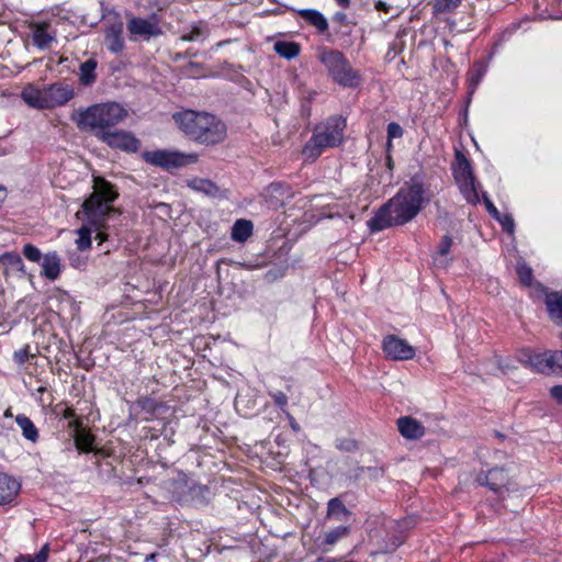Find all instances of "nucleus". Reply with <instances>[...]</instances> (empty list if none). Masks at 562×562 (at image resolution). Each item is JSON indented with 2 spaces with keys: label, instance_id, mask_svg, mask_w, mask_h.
Masks as SVG:
<instances>
[{
  "label": "nucleus",
  "instance_id": "38",
  "mask_svg": "<svg viewBox=\"0 0 562 562\" xmlns=\"http://www.w3.org/2000/svg\"><path fill=\"white\" fill-rule=\"evenodd\" d=\"M0 261L3 265L11 266L18 270H21L23 267L22 258L16 252H5L0 257Z\"/></svg>",
  "mask_w": 562,
  "mask_h": 562
},
{
  "label": "nucleus",
  "instance_id": "22",
  "mask_svg": "<svg viewBox=\"0 0 562 562\" xmlns=\"http://www.w3.org/2000/svg\"><path fill=\"white\" fill-rule=\"evenodd\" d=\"M546 304L551 319L557 324H562V295L559 293L548 294Z\"/></svg>",
  "mask_w": 562,
  "mask_h": 562
},
{
  "label": "nucleus",
  "instance_id": "14",
  "mask_svg": "<svg viewBox=\"0 0 562 562\" xmlns=\"http://www.w3.org/2000/svg\"><path fill=\"white\" fill-rule=\"evenodd\" d=\"M46 88L48 92L50 109L65 105L75 95L72 86L68 83L56 82L46 86Z\"/></svg>",
  "mask_w": 562,
  "mask_h": 562
},
{
  "label": "nucleus",
  "instance_id": "51",
  "mask_svg": "<svg viewBox=\"0 0 562 562\" xmlns=\"http://www.w3.org/2000/svg\"><path fill=\"white\" fill-rule=\"evenodd\" d=\"M7 196V191L3 187H0V204L4 201Z\"/></svg>",
  "mask_w": 562,
  "mask_h": 562
},
{
  "label": "nucleus",
  "instance_id": "52",
  "mask_svg": "<svg viewBox=\"0 0 562 562\" xmlns=\"http://www.w3.org/2000/svg\"><path fill=\"white\" fill-rule=\"evenodd\" d=\"M338 4L344 7V8H348L349 4H350V0H337Z\"/></svg>",
  "mask_w": 562,
  "mask_h": 562
},
{
  "label": "nucleus",
  "instance_id": "57",
  "mask_svg": "<svg viewBox=\"0 0 562 562\" xmlns=\"http://www.w3.org/2000/svg\"><path fill=\"white\" fill-rule=\"evenodd\" d=\"M561 337H562V335H561Z\"/></svg>",
  "mask_w": 562,
  "mask_h": 562
},
{
  "label": "nucleus",
  "instance_id": "5",
  "mask_svg": "<svg viewBox=\"0 0 562 562\" xmlns=\"http://www.w3.org/2000/svg\"><path fill=\"white\" fill-rule=\"evenodd\" d=\"M346 120L341 116H331L324 124L316 126L313 136L306 143L303 154L308 159H316L325 148L341 144Z\"/></svg>",
  "mask_w": 562,
  "mask_h": 562
},
{
  "label": "nucleus",
  "instance_id": "39",
  "mask_svg": "<svg viewBox=\"0 0 562 562\" xmlns=\"http://www.w3.org/2000/svg\"><path fill=\"white\" fill-rule=\"evenodd\" d=\"M403 136V128L396 122H391L387 125V149L392 146L393 138H401Z\"/></svg>",
  "mask_w": 562,
  "mask_h": 562
},
{
  "label": "nucleus",
  "instance_id": "42",
  "mask_svg": "<svg viewBox=\"0 0 562 562\" xmlns=\"http://www.w3.org/2000/svg\"><path fill=\"white\" fill-rule=\"evenodd\" d=\"M269 395L273 398L276 405L281 409L288 405V396L281 391L269 392Z\"/></svg>",
  "mask_w": 562,
  "mask_h": 562
},
{
  "label": "nucleus",
  "instance_id": "23",
  "mask_svg": "<svg viewBox=\"0 0 562 562\" xmlns=\"http://www.w3.org/2000/svg\"><path fill=\"white\" fill-rule=\"evenodd\" d=\"M15 422L22 430V435L26 440L36 442L38 440V429L34 423L24 414H19L15 417Z\"/></svg>",
  "mask_w": 562,
  "mask_h": 562
},
{
  "label": "nucleus",
  "instance_id": "48",
  "mask_svg": "<svg viewBox=\"0 0 562 562\" xmlns=\"http://www.w3.org/2000/svg\"><path fill=\"white\" fill-rule=\"evenodd\" d=\"M374 7L378 11H382V12H387L390 10V5L382 0H378L375 2Z\"/></svg>",
  "mask_w": 562,
  "mask_h": 562
},
{
  "label": "nucleus",
  "instance_id": "19",
  "mask_svg": "<svg viewBox=\"0 0 562 562\" xmlns=\"http://www.w3.org/2000/svg\"><path fill=\"white\" fill-rule=\"evenodd\" d=\"M299 15L308 24L313 25L319 33H325L328 30V22L326 18L317 10L302 9Z\"/></svg>",
  "mask_w": 562,
  "mask_h": 562
},
{
  "label": "nucleus",
  "instance_id": "7",
  "mask_svg": "<svg viewBox=\"0 0 562 562\" xmlns=\"http://www.w3.org/2000/svg\"><path fill=\"white\" fill-rule=\"evenodd\" d=\"M145 161L165 169L179 168L198 161L196 154H182L168 150H151L143 154Z\"/></svg>",
  "mask_w": 562,
  "mask_h": 562
},
{
  "label": "nucleus",
  "instance_id": "50",
  "mask_svg": "<svg viewBox=\"0 0 562 562\" xmlns=\"http://www.w3.org/2000/svg\"><path fill=\"white\" fill-rule=\"evenodd\" d=\"M386 167L389 169V172H390V178L392 177V171H393V168H394V161L392 159V156L390 153H387L386 155Z\"/></svg>",
  "mask_w": 562,
  "mask_h": 562
},
{
  "label": "nucleus",
  "instance_id": "8",
  "mask_svg": "<svg viewBox=\"0 0 562 562\" xmlns=\"http://www.w3.org/2000/svg\"><path fill=\"white\" fill-rule=\"evenodd\" d=\"M126 29L134 40L143 38L148 41L162 34L160 20L156 13L148 18H131L126 23Z\"/></svg>",
  "mask_w": 562,
  "mask_h": 562
},
{
  "label": "nucleus",
  "instance_id": "29",
  "mask_svg": "<svg viewBox=\"0 0 562 562\" xmlns=\"http://www.w3.org/2000/svg\"><path fill=\"white\" fill-rule=\"evenodd\" d=\"M456 181L474 178L469 160L460 153L457 154V167L454 169Z\"/></svg>",
  "mask_w": 562,
  "mask_h": 562
},
{
  "label": "nucleus",
  "instance_id": "24",
  "mask_svg": "<svg viewBox=\"0 0 562 562\" xmlns=\"http://www.w3.org/2000/svg\"><path fill=\"white\" fill-rule=\"evenodd\" d=\"M273 49L279 56L285 59H292L299 56L301 46L296 42L277 41L273 45Z\"/></svg>",
  "mask_w": 562,
  "mask_h": 562
},
{
  "label": "nucleus",
  "instance_id": "25",
  "mask_svg": "<svg viewBox=\"0 0 562 562\" xmlns=\"http://www.w3.org/2000/svg\"><path fill=\"white\" fill-rule=\"evenodd\" d=\"M97 60L93 58H90L82 63L79 68V81L83 86H90L92 85L95 79V68H97Z\"/></svg>",
  "mask_w": 562,
  "mask_h": 562
},
{
  "label": "nucleus",
  "instance_id": "32",
  "mask_svg": "<svg viewBox=\"0 0 562 562\" xmlns=\"http://www.w3.org/2000/svg\"><path fill=\"white\" fill-rule=\"evenodd\" d=\"M49 544L45 543L36 554H20L16 557L15 562H47Z\"/></svg>",
  "mask_w": 562,
  "mask_h": 562
},
{
  "label": "nucleus",
  "instance_id": "28",
  "mask_svg": "<svg viewBox=\"0 0 562 562\" xmlns=\"http://www.w3.org/2000/svg\"><path fill=\"white\" fill-rule=\"evenodd\" d=\"M350 533V528L347 526H339L330 529L324 533L323 544L325 547H331L339 540L346 538ZM327 548H325L326 550Z\"/></svg>",
  "mask_w": 562,
  "mask_h": 562
},
{
  "label": "nucleus",
  "instance_id": "55",
  "mask_svg": "<svg viewBox=\"0 0 562 562\" xmlns=\"http://www.w3.org/2000/svg\"><path fill=\"white\" fill-rule=\"evenodd\" d=\"M292 427H293V429L297 428L296 424H294V423H292Z\"/></svg>",
  "mask_w": 562,
  "mask_h": 562
},
{
  "label": "nucleus",
  "instance_id": "18",
  "mask_svg": "<svg viewBox=\"0 0 562 562\" xmlns=\"http://www.w3.org/2000/svg\"><path fill=\"white\" fill-rule=\"evenodd\" d=\"M43 276L54 281L60 274V258L56 251L47 252L42 262Z\"/></svg>",
  "mask_w": 562,
  "mask_h": 562
},
{
  "label": "nucleus",
  "instance_id": "17",
  "mask_svg": "<svg viewBox=\"0 0 562 562\" xmlns=\"http://www.w3.org/2000/svg\"><path fill=\"white\" fill-rule=\"evenodd\" d=\"M21 485L13 477L0 472V506L12 503L19 495Z\"/></svg>",
  "mask_w": 562,
  "mask_h": 562
},
{
  "label": "nucleus",
  "instance_id": "36",
  "mask_svg": "<svg viewBox=\"0 0 562 562\" xmlns=\"http://www.w3.org/2000/svg\"><path fill=\"white\" fill-rule=\"evenodd\" d=\"M93 440V437L85 431H78L75 436L76 447L85 451H89L91 449Z\"/></svg>",
  "mask_w": 562,
  "mask_h": 562
},
{
  "label": "nucleus",
  "instance_id": "2",
  "mask_svg": "<svg viewBox=\"0 0 562 562\" xmlns=\"http://www.w3.org/2000/svg\"><path fill=\"white\" fill-rule=\"evenodd\" d=\"M117 198V192L113 186L104 179L94 180V190L92 194L83 202L82 212L87 217L91 232L95 231V239L102 244L108 239L105 220L115 210L112 203Z\"/></svg>",
  "mask_w": 562,
  "mask_h": 562
},
{
  "label": "nucleus",
  "instance_id": "37",
  "mask_svg": "<svg viewBox=\"0 0 562 562\" xmlns=\"http://www.w3.org/2000/svg\"><path fill=\"white\" fill-rule=\"evenodd\" d=\"M206 34L207 31L202 25H194L188 33L181 35V40L184 42H194L199 38H204Z\"/></svg>",
  "mask_w": 562,
  "mask_h": 562
},
{
  "label": "nucleus",
  "instance_id": "6",
  "mask_svg": "<svg viewBox=\"0 0 562 562\" xmlns=\"http://www.w3.org/2000/svg\"><path fill=\"white\" fill-rule=\"evenodd\" d=\"M318 59L325 66L331 80L344 87H357L360 83L358 72L351 67L345 55L336 49L323 48Z\"/></svg>",
  "mask_w": 562,
  "mask_h": 562
},
{
  "label": "nucleus",
  "instance_id": "9",
  "mask_svg": "<svg viewBox=\"0 0 562 562\" xmlns=\"http://www.w3.org/2000/svg\"><path fill=\"white\" fill-rule=\"evenodd\" d=\"M382 349L391 360L405 361L415 357V348L407 340L395 335H386L383 338Z\"/></svg>",
  "mask_w": 562,
  "mask_h": 562
},
{
  "label": "nucleus",
  "instance_id": "44",
  "mask_svg": "<svg viewBox=\"0 0 562 562\" xmlns=\"http://www.w3.org/2000/svg\"><path fill=\"white\" fill-rule=\"evenodd\" d=\"M551 396L560 404H562V385H555L550 390Z\"/></svg>",
  "mask_w": 562,
  "mask_h": 562
},
{
  "label": "nucleus",
  "instance_id": "53",
  "mask_svg": "<svg viewBox=\"0 0 562 562\" xmlns=\"http://www.w3.org/2000/svg\"><path fill=\"white\" fill-rule=\"evenodd\" d=\"M3 416H4L5 418H11V417L13 416L11 408H7V409L4 411Z\"/></svg>",
  "mask_w": 562,
  "mask_h": 562
},
{
  "label": "nucleus",
  "instance_id": "26",
  "mask_svg": "<svg viewBox=\"0 0 562 562\" xmlns=\"http://www.w3.org/2000/svg\"><path fill=\"white\" fill-rule=\"evenodd\" d=\"M252 234V223L247 220H237L232 228V238L235 241L244 243Z\"/></svg>",
  "mask_w": 562,
  "mask_h": 562
},
{
  "label": "nucleus",
  "instance_id": "35",
  "mask_svg": "<svg viewBox=\"0 0 562 562\" xmlns=\"http://www.w3.org/2000/svg\"><path fill=\"white\" fill-rule=\"evenodd\" d=\"M516 270L521 284L530 286L532 283V269L525 262H519Z\"/></svg>",
  "mask_w": 562,
  "mask_h": 562
},
{
  "label": "nucleus",
  "instance_id": "33",
  "mask_svg": "<svg viewBox=\"0 0 562 562\" xmlns=\"http://www.w3.org/2000/svg\"><path fill=\"white\" fill-rule=\"evenodd\" d=\"M78 238L76 240L79 250H87L91 246V228L83 225L78 229Z\"/></svg>",
  "mask_w": 562,
  "mask_h": 562
},
{
  "label": "nucleus",
  "instance_id": "34",
  "mask_svg": "<svg viewBox=\"0 0 562 562\" xmlns=\"http://www.w3.org/2000/svg\"><path fill=\"white\" fill-rule=\"evenodd\" d=\"M462 0H436L434 10L436 13H446L454 11Z\"/></svg>",
  "mask_w": 562,
  "mask_h": 562
},
{
  "label": "nucleus",
  "instance_id": "40",
  "mask_svg": "<svg viewBox=\"0 0 562 562\" xmlns=\"http://www.w3.org/2000/svg\"><path fill=\"white\" fill-rule=\"evenodd\" d=\"M23 255L25 256L26 259H29L30 261H33V262H37L42 258L41 250L31 244H26L23 247Z\"/></svg>",
  "mask_w": 562,
  "mask_h": 562
},
{
  "label": "nucleus",
  "instance_id": "54",
  "mask_svg": "<svg viewBox=\"0 0 562 562\" xmlns=\"http://www.w3.org/2000/svg\"><path fill=\"white\" fill-rule=\"evenodd\" d=\"M558 372H562V359L558 362Z\"/></svg>",
  "mask_w": 562,
  "mask_h": 562
},
{
  "label": "nucleus",
  "instance_id": "31",
  "mask_svg": "<svg viewBox=\"0 0 562 562\" xmlns=\"http://www.w3.org/2000/svg\"><path fill=\"white\" fill-rule=\"evenodd\" d=\"M451 246H452V239L447 235L443 236L438 246L437 256L434 258L435 263L437 266L446 267L448 265V260L446 259V256L449 254Z\"/></svg>",
  "mask_w": 562,
  "mask_h": 562
},
{
  "label": "nucleus",
  "instance_id": "13",
  "mask_svg": "<svg viewBox=\"0 0 562 562\" xmlns=\"http://www.w3.org/2000/svg\"><path fill=\"white\" fill-rule=\"evenodd\" d=\"M22 100L31 108L37 110L50 109L46 86L40 88L35 85H27L21 91Z\"/></svg>",
  "mask_w": 562,
  "mask_h": 562
},
{
  "label": "nucleus",
  "instance_id": "41",
  "mask_svg": "<svg viewBox=\"0 0 562 562\" xmlns=\"http://www.w3.org/2000/svg\"><path fill=\"white\" fill-rule=\"evenodd\" d=\"M495 218L501 223V225L503 226V228L506 232H508L510 234L514 232L515 222H514V218L509 214H501L499 213V215H497Z\"/></svg>",
  "mask_w": 562,
  "mask_h": 562
},
{
  "label": "nucleus",
  "instance_id": "56",
  "mask_svg": "<svg viewBox=\"0 0 562 562\" xmlns=\"http://www.w3.org/2000/svg\"><path fill=\"white\" fill-rule=\"evenodd\" d=\"M44 387H38V392H44Z\"/></svg>",
  "mask_w": 562,
  "mask_h": 562
},
{
  "label": "nucleus",
  "instance_id": "15",
  "mask_svg": "<svg viewBox=\"0 0 562 562\" xmlns=\"http://www.w3.org/2000/svg\"><path fill=\"white\" fill-rule=\"evenodd\" d=\"M32 41L38 49H46L56 41V32L49 31L48 23H34L31 25Z\"/></svg>",
  "mask_w": 562,
  "mask_h": 562
},
{
  "label": "nucleus",
  "instance_id": "12",
  "mask_svg": "<svg viewBox=\"0 0 562 562\" xmlns=\"http://www.w3.org/2000/svg\"><path fill=\"white\" fill-rule=\"evenodd\" d=\"M476 481L480 485L487 486L494 493L503 494L509 490V476L504 469L494 468L488 470L486 473L477 475Z\"/></svg>",
  "mask_w": 562,
  "mask_h": 562
},
{
  "label": "nucleus",
  "instance_id": "46",
  "mask_svg": "<svg viewBox=\"0 0 562 562\" xmlns=\"http://www.w3.org/2000/svg\"><path fill=\"white\" fill-rule=\"evenodd\" d=\"M485 204H486V209L488 211V213L495 218L497 215H499V212L498 210L494 206V204L485 199Z\"/></svg>",
  "mask_w": 562,
  "mask_h": 562
},
{
  "label": "nucleus",
  "instance_id": "30",
  "mask_svg": "<svg viewBox=\"0 0 562 562\" xmlns=\"http://www.w3.org/2000/svg\"><path fill=\"white\" fill-rule=\"evenodd\" d=\"M457 182L459 184V188H460L462 194L464 195L465 200L469 203L475 204L476 202H479V194L475 189L474 178L459 180Z\"/></svg>",
  "mask_w": 562,
  "mask_h": 562
},
{
  "label": "nucleus",
  "instance_id": "20",
  "mask_svg": "<svg viewBox=\"0 0 562 562\" xmlns=\"http://www.w3.org/2000/svg\"><path fill=\"white\" fill-rule=\"evenodd\" d=\"M351 515V512L345 506L342 501L338 497L330 498L327 503V515L329 519L346 520Z\"/></svg>",
  "mask_w": 562,
  "mask_h": 562
},
{
  "label": "nucleus",
  "instance_id": "47",
  "mask_svg": "<svg viewBox=\"0 0 562 562\" xmlns=\"http://www.w3.org/2000/svg\"><path fill=\"white\" fill-rule=\"evenodd\" d=\"M61 417L65 419H71L76 417V413L71 407H65L60 413Z\"/></svg>",
  "mask_w": 562,
  "mask_h": 562
},
{
  "label": "nucleus",
  "instance_id": "1",
  "mask_svg": "<svg viewBox=\"0 0 562 562\" xmlns=\"http://www.w3.org/2000/svg\"><path fill=\"white\" fill-rule=\"evenodd\" d=\"M424 188L420 182L412 179L368 222L373 232H380L391 226L404 225L411 222L422 210Z\"/></svg>",
  "mask_w": 562,
  "mask_h": 562
},
{
  "label": "nucleus",
  "instance_id": "21",
  "mask_svg": "<svg viewBox=\"0 0 562 562\" xmlns=\"http://www.w3.org/2000/svg\"><path fill=\"white\" fill-rule=\"evenodd\" d=\"M106 48L112 53H119L124 48V40L122 37L121 26H111L104 38Z\"/></svg>",
  "mask_w": 562,
  "mask_h": 562
},
{
  "label": "nucleus",
  "instance_id": "4",
  "mask_svg": "<svg viewBox=\"0 0 562 562\" xmlns=\"http://www.w3.org/2000/svg\"><path fill=\"white\" fill-rule=\"evenodd\" d=\"M127 116V111L116 102H108L91 105L79 110L72 120L81 131L94 133L100 139L103 133H109L111 127L117 125Z\"/></svg>",
  "mask_w": 562,
  "mask_h": 562
},
{
  "label": "nucleus",
  "instance_id": "43",
  "mask_svg": "<svg viewBox=\"0 0 562 562\" xmlns=\"http://www.w3.org/2000/svg\"><path fill=\"white\" fill-rule=\"evenodd\" d=\"M34 357V355H31L29 351V347L22 348L20 350L14 351L13 358L19 364H23L26 362L30 358Z\"/></svg>",
  "mask_w": 562,
  "mask_h": 562
},
{
  "label": "nucleus",
  "instance_id": "3",
  "mask_svg": "<svg viewBox=\"0 0 562 562\" xmlns=\"http://www.w3.org/2000/svg\"><path fill=\"white\" fill-rule=\"evenodd\" d=\"M173 117L182 132L196 143L214 145L226 137V125L210 113L186 111Z\"/></svg>",
  "mask_w": 562,
  "mask_h": 562
},
{
  "label": "nucleus",
  "instance_id": "45",
  "mask_svg": "<svg viewBox=\"0 0 562 562\" xmlns=\"http://www.w3.org/2000/svg\"><path fill=\"white\" fill-rule=\"evenodd\" d=\"M333 21L345 24L347 22V14L345 12H336L333 16Z\"/></svg>",
  "mask_w": 562,
  "mask_h": 562
},
{
  "label": "nucleus",
  "instance_id": "16",
  "mask_svg": "<svg viewBox=\"0 0 562 562\" xmlns=\"http://www.w3.org/2000/svg\"><path fill=\"white\" fill-rule=\"evenodd\" d=\"M400 434L409 440H416L425 435V427L417 419L411 416H403L397 419Z\"/></svg>",
  "mask_w": 562,
  "mask_h": 562
},
{
  "label": "nucleus",
  "instance_id": "10",
  "mask_svg": "<svg viewBox=\"0 0 562 562\" xmlns=\"http://www.w3.org/2000/svg\"><path fill=\"white\" fill-rule=\"evenodd\" d=\"M562 360L561 350H547L543 352H533L528 356V364L537 372L551 374L558 372V362Z\"/></svg>",
  "mask_w": 562,
  "mask_h": 562
},
{
  "label": "nucleus",
  "instance_id": "49",
  "mask_svg": "<svg viewBox=\"0 0 562 562\" xmlns=\"http://www.w3.org/2000/svg\"><path fill=\"white\" fill-rule=\"evenodd\" d=\"M68 427L78 432V431H80L79 428L81 427V423L78 418L74 417V418L69 419Z\"/></svg>",
  "mask_w": 562,
  "mask_h": 562
},
{
  "label": "nucleus",
  "instance_id": "27",
  "mask_svg": "<svg viewBox=\"0 0 562 562\" xmlns=\"http://www.w3.org/2000/svg\"><path fill=\"white\" fill-rule=\"evenodd\" d=\"M188 186L194 190L202 192L210 196H215L218 193V187L209 179L194 178L188 182Z\"/></svg>",
  "mask_w": 562,
  "mask_h": 562
},
{
  "label": "nucleus",
  "instance_id": "11",
  "mask_svg": "<svg viewBox=\"0 0 562 562\" xmlns=\"http://www.w3.org/2000/svg\"><path fill=\"white\" fill-rule=\"evenodd\" d=\"M100 140L112 148L127 153H136L140 147L139 139L127 131H110L109 133H103Z\"/></svg>",
  "mask_w": 562,
  "mask_h": 562
}]
</instances>
